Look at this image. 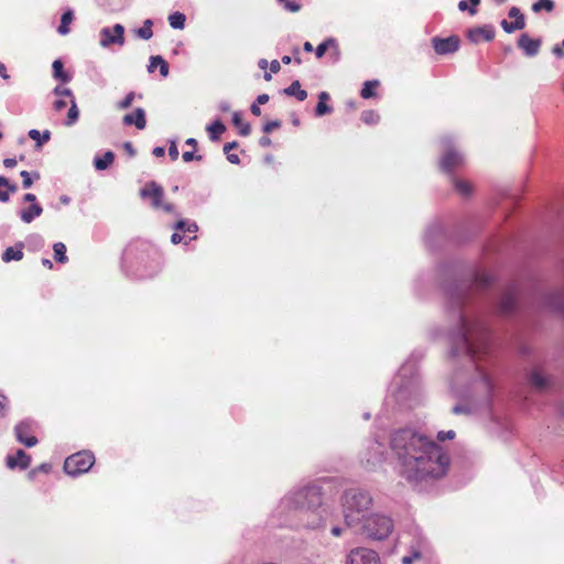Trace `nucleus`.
I'll return each mask as SVG.
<instances>
[{
	"mask_svg": "<svg viewBox=\"0 0 564 564\" xmlns=\"http://www.w3.org/2000/svg\"><path fill=\"white\" fill-rule=\"evenodd\" d=\"M518 296L519 292L517 286L511 285L501 294L499 301L495 304V310L502 315L513 313L518 305Z\"/></svg>",
	"mask_w": 564,
	"mask_h": 564,
	"instance_id": "nucleus-11",
	"label": "nucleus"
},
{
	"mask_svg": "<svg viewBox=\"0 0 564 564\" xmlns=\"http://www.w3.org/2000/svg\"><path fill=\"white\" fill-rule=\"evenodd\" d=\"M21 177L23 178V182H22V185L24 188H30L32 186V178H31V175L28 171H22L20 173Z\"/></svg>",
	"mask_w": 564,
	"mask_h": 564,
	"instance_id": "nucleus-53",
	"label": "nucleus"
},
{
	"mask_svg": "<svg viewBox=\"0 0 564 564\" xmlns=\"http://www.w3.org/2000/svg\"><path fill=\"white\" fill-rule=\"evenodd\" d=\"M546 305L554 312L564 314V290L552 293L546 297Z\"/></svg>",
	"mask_w": 564,
	"mask_h": 564,
	"instance_id": "nucleus-25",
	"label": "nucleus"
},
{
	"mask_svg": "<svg viewBox=\"0 0 564 564\" xmlns=\"http://www.w3.org/2000/svg\"><path fill=\"white\" fill-rule=\"evenodd\" d=\"M283 94L295 97L299 101H304L307 98V93L301 88L299 80H294L289 87L284 88Z\"/></svg>",
	"mask_w": 564,
	"mask_h": 564,
	"instance_id": "nucleus-27",
	"label": "nucleus"
},
{
	"mask_svg": "<svg viewBox=\"0 0 564 564\" xmlns=\"http://www.w3.org/2000/svg\"><path fill=\"white\" fill-rule=\"evenodd\" d=\"M269 98L270 97H269L268 94H261V95H259L257 97L254 102L258 104V105H264V104H267L269 101Z\"/></svg>",
	"mask_w": 564,
	"mask_h": 564,
	"instance_id": "nucleus-63",
	"label": "nucleus"
},
{
	"mask_svg": "<svg viewBox=\"0 0 564 564\" xmlns=\"http://www.w3.org/2000/svg\"><path fill=\"white\" fill-rule=\"evenodd\" d=\"M35 423L33 420L26 419L21 421L14 427V433L18 442L24 444L28 447H33L37 444V438L30 433L33 431Z\"/></svg>",
	"mask_w": 564,
	"mask_h": 564,
	"instance_id": "nucleus-15",
	"label": "nucleus"
},
{
	"mask_svg": "<svg viewBox=\"0 0 564 564\" xmlns=\"http://www.w3.org/2000/svg\"><path fill=\"white\" fill-rule=\"evenodd\" d=\"M517 44L525 56L533 57L538 55L542 41L540 39H531L527 33H523L519 36Z\"/></svg>",
	"mask_w": 564,
	"mask_h": 564,
	"instance_id": "nucleus-17",
	"label": "nucleus"
},
{
	"mask_svg": "<svg viewBox=\"0 0 564 564\" xmlns=\"http://www.w3.org/2000/svg\"><path fill=\"white\" fill-rule=\"evenodd\" d=\"M380 117L375 110H366L361 113V120L366 124H373L379 121Z\"/></svg>",
	"mask_w": 564,
	"mask_h": 564,
	"instance_id": "nucleus-43",
	"label": "nucleus"
},
{
	"mask_svg": "<svg viewBox=\"0 0 564 564\" xmlns=\"http://www.w3.org/2000/svg\"><path fill=\"white\" fill-rule=\"evenodd\" d=\"M54 259L59 263H66L68 258L66 256V246L63 242H55L53 245Z\"/></svg>",
	"mask_w": 564,
	"mask_h": 564,
	"instance_id": "nucleus-40",
	"label": "nucleus"
},
{
	"mask_svg": "<svg viewBox=\"0 0 564 564\" xmlns=\"http://www.w3.org/2000/svg\"><path fill=\"white\" fill-rule=\"evenodd\" d=\"M207 131L209 132V138L212 141H218L219 137L223 132H225L226 127L220 120H216L209 126H207Z\"/></svg>",
	"mask_w": 564,
	"mask_h": 564,
	"instance_id": "nucleus-35",
	"label": "nucleus"
},
{
	"mask_svg": "<svg viewBox=\"0 0 564 564\" xmlns=\"http://www.w3.org/2000/svg\"><path fill=\"white\" fill-rule=\"evenodd\" d=\"M124 26L120 23L113 26H105L99 31V45L102 48H110L113 45L119 47L126 43Z\"/></svg>",
	"mask_w": 564,
	"mask_h": 564,
	"instance_id": "nucleus-10",
	"label": "nucleus"
},
{
	"mask_svg": "<svg viewBox=\"0 0 564 564\" xmlns=\"http://www.w3.org/2000/svg\"><path fill=\"white\" fill-rule=\"evenodd\" d=\"M115 160V154L111 151H107L102 156H95L94 166L98 171L107 170Z\"/></svg>",
	"mask_w": 564,
	"mask_h": 564,
	"instance_id": "nucleus-28",
	"label": "nucleus"
},
{
	"mask_svg": "<svg viewBox=\"0 0 564 564\" xmlns=\"http://www.w3.org/2000/svg\"><path fill=\"white\" fill-rule=\"evenodd\" d=\"M282 7L284 10L295 13L301 10L302 4L295 0H288V1H285V3Z\"/></svg>",
	"mask_w": 564,
	"mask_h": 564,
	"instance_id": "nucleus-48",
	"label": "nucleus"
},
{
	"mask_svg": "<svg viewBox=\"0 0 564 564\" xmlns=\"http://www.w3.org/2000/svg\"><path fill=\"white\" fill-rule=\"evenodd\" d=\"M417 557H420V553L414 552L412 556H404L402 558V564H412L413 560Z\"/></svg>",
	"mask_w": 564,
	"mask_h": 564,
	"instance_id": "nucleus-64",
	"label": "nucleus"
},
{
	"mask_svg": "<svg viewBox=\"0 0 564 564\" xmlns=\"http://www.w3.org/2000/svg\"><path fill=\"white\" fill-rule=\"evenodd\" d=\"M453 184H454L455 189L462 196L467 197V196L470 195L471 186H470V184L468 182L463 181V180H458V178H453Z\"/></svg>",
	"mask_w": 564,
	"mask_h": 564,
	"instance_id": "nucleus-41",
	"label": "nucleus"
},
{
	"mask_svg": "<svg viewBox=\"0 0 564 564\" xmlns=\"http://www.w3.org/2000/svg\"><path fill=\"white\" fill-rule=\"evenodd\" d=\"M542 9L547 12L554 9V2L552 0H540L532 6L534 12H540Z\"/></svg>",
	"mask_w": 564,
	"mask_h": 564,
	"instance_id": "nucleus-45",
	"label": "nucleus"
},
{
	"mask_svg": "<svg viewBox=\"0 0 564 564\" xmlns=\"http://www.w3.org/2000/svg\"><path fill=\"white\" fill-rule=\"evenodd\" d=\"M346 564H380V558L372 550L356 547L347 555Z\"/></svg>",
	"mask_w": 564,
	"mask_h": 564,
	"instance_id": "nucleus-13",
	"label": "nucleus"
},
{
	"mask_svg": "<svg viewBox=\"0 0 564 564\" xmlns=\"http://www.w3.org/2000/svg\"><path fill=\"white\" fill-rule=\"evenodd\" d=\"M135 98V94L133 91L126 95V97L120 100L117 105L118 109H128L131 107L133 100Z\"/></svg>",
	"mask_w": 564,
	"mask_h": 564,
	"instance_id": "nucleus-46",
	"label": "nucleus"
},
{
	"mask_svg": "<svg viewBox=\"0 0 564 564\" xmlns=\"http://www.w3.org/2000/svg\"><path fill=\"white\" fill-rule=\"evenodd\" d=\"M455 437V432L453 430H449L447 432H438L437 434V441L444 442L446 440H453Z\"/></svg>",
	"mask_w": 564,
	"mask_h": 564,
	"instance_id": "nucleus-52",
	"label": "nucleus"
},
{
	"mask_svg": "<svg viewBox=\"0 0 564 564\" xmlns=\"http://www.w3.org/2000/svg\"><path fill=\"white\" fill-rule=\"evenodd\" d=\"M501 28L503 29V31L506 33H512L517 30H522V22L521 21H514V22H509L507 20H502L501 21Z\"/></svg>",
	"mask_w": 564,
	"mask_h": 564,
	"instance_id": "nucleus-44",
	"label": "nucleus"
},
{
	"mask_svg": "<svg viewBox=\"0 0 564 564\" xmlns=\"http://www.w3.org/2000/svg\"><path fill=\"white\" fill-rule=\"evenodd\" d=\"M182 159L184 162H191L193 160H197V161H200L202 160V155H195L194 152L192 151H185L182 155Z\"/></svg>",
	"mask_w": 564,
	"mask_h": 564,
	"instance_id": "nucleus-56",
	"label": "nucleus"
},
{
	"mask_svg": "<svg viewBox=\"0 0 564 564\" xmlns=\"http://www.w3.org/2000/svg\"><path fill=\"white\" fill-rule=\"evenodd\" d=\"M42 471V473H48L51 470V465L50 464H41L36 469H33L31 473H30V477H32L36 471Z\"/></svg>",
	"mask_w": 564,
	"mask_h": 564,
	"instance_id": "nucleus-58",
	"label": "nucleus"
},
{
	"mask_svg": "<svg viewBox=\"0 0 564 564\" xmlns=\"http://www.w3.org/2000/svg\"><path fill=\"white\" fill-rule=\"evenodd\" d=\"M390 448L399 474L410 482H427L444 477L449 456L435 441L411 427L391 434Z\"/></svg>",
	"mask_w": 564,
	"mask_h": 564,
	"instance_id": "nucleus-2",
	"label": "nucleus"
},
{
	"mask_svg": "<svg viewBox=\"0 0 564 564\" xmlns=\"http://www.w3.org/2000/svg\"><path fill=\"white\" fill-rule=\"evenodd\" d=\"M29 138L36 142V147H42L51 139V132L44 130L42 133L36 129H31L28 133Z\"/></svg>",
	"mask_w": 564,
	"mask_h": 564,
	"instance_id": "nucleus-33",
	"label": "nucleus"
},
{
	"mask_svg": "<svg viewBox=\"0 0 564 564\" xmlns=\"http://www.w3.org/2000/svg\"><path fill=\"white\" fill-rule=\"evenodd\" d=\"M328 50L333 51L332 53L335 54L336 59L339 57L338 44L334 37H328L317 45L315 50L316 57L322 58Z\"/></svg>",
	"mask_w": 564,
	"mask_h": 564,
	"instance_id": "nucleus-23",
	"label": "nucleus"
},
{
	"mask_svg": "<svg viewBox=\"0 0 564 564\" xmlns=\"http://www.w3.org/2000/svg\"><path fill=\"white\" fill-rule=\"evenodd\" d=\"M153 21L151 19H147L143 22V25L134 31L135 35L142 40H150L153 36Z\"/></svg>",
	"mask_w": 564,
	"mask_h": 564,
	"instance_id": "nucleus-36",
	"label": "nucleus"
},
{
	"mask_svg": "<svg viewBox=\"0 0 564 564\" xmlns=\"http://www.w3.org/2000/svg\"><path fill=\"white\" fill-rule=\"evenodd\" d=\"M528 379L531 387L539 392L545 391L552 386L551 378L544 376L539 369H533Z\"/></svg>",
	"mask_w": 564,
	"mask_h": 564,
	"instance_id": "nucleus-19",
	"label": "nucleus"
},
{
	"mask_svg": "<svg viewBox=\"0 0 564 564\" xmlns=\"http://www.w3.org/2000/svg\"><path fill=\"white\" fill-rule=\"evenodd\" d=\"M445 272L452 279L443 285L446 312L455 324L449 334L451 356L463 357L475 368L484 391L481 404L488 408L494 384L480 361L490 355V332L484 317L467 305L494 283V278L485 271H460L456 267H446Z\"/></svg>",
	"mask_w": 564,
	"mask_h": 564,
	"instance_id": "nucleus-1",
	"label": "nucleus"
},
{
	"mask_svg": "<svg viewBox=\"0 0 564 564\" xmlns=\"http://www.w3.org/2000/svg\"><path fill=\"white\" fill-rule=\"evenodd\" d=\"M468 39L477 43L480 39H484L485 41H491L495 37V30L491 25H485L479 28H474L468 31Z\"/></svg>",
	"mask_w": 564,
	"mask_h": 564,
	"instance_id": "nucleus-21",
	"label": "nucleus"
},
{
	"mask_svg": "<svg viewBox=\"0 0 564 564\" xmlns=\"http://www.w3.org/2000/svg\"><path fill=\"white\" fill-rule=\"evenodd\" d=\"M22 258H23L22 245H20L19 248L8 247L1 256V259L3 262H10L13 260L19 261Z\"/></svg>",
	"mask_w": 564,
	"mask_h": 564,
	"instance_id": "nucleus-30",
	"label": "nucleus"
},
{
	"mask_svg": "<svg viewBox=\"0 0 564 564\" xmlns=\"http://www.w3.org/2000/svg\"><path fill=\"white\" fill-rule=\"evenodd\" d=\"M173 229L176 231L185 232H196L198 230V226L195 221H189L188 219H181L174 224Z\"/></svg>",
	"mask_w": 564,
	"mask_h": 564,
	"instance_id": "nucleus-34",
	"label": "nucleus"
},
{
	"mask_svg": "<svg viewBox=\"0 0 564 564\" xmlns=\"http://www.w3.org/2000/svg\"><path fill=\"white\" fill-rule=\"evenodd\" d=\"M238 145L237 141L228 142L224 145V152L228 154V152L230 153V151L238 148Z\"/></svg>",
	"mask_w": 564,
	"mask_h": 564,
	"instance_id": "nucleus-62",
	"label": "nucleus"
},
{
	"mask_svg": "<svg viewBox=\"0 0 564 564\" xmlns=\"http://www.w3.org/2000/svg\"><path fill=\"white\" fill-rule=\"evenodd\" d=\"M183 240V235H182V231H174L173 235L171 236V242L173 245H178L180 242H182Z\"/></svg>",
	"mask_w": 564,
	"mask_h": 564,
	"instance_id": "nucleus-59",
	"label": "nucleus"
},
{
	"mask_svg": "<svg viewBox=\"0 0 564 564\" xmlns=\"http://www.w3.org/2000/svg\"><path fill=\"white\" fill-rule=\"evenodd\" d=\"M30 463L31 457L23 449H18L15 457L8 455L6 458V464L10 469H13L15 467L26 469L30 466Z\"/></svg>",
	"mask_w": 564,
	"mask_h": 564,
	"instance_id": "nucleus-22",
	"label": "nucleus"
},
{
	"mask_svg": "<svg viewBox=\"0 0 564 564\" xmlns=\"http://www.w3.org/2000/svg\"><path fill=\"white\" fill-rule=\"evenodd\" d=\"M373 503V498L368 490L349 488L341 496L345 523L349 528H357L365 511Z\"/></svg>",
	"mask_w": 564,
	"mask_h": 564,
	"instance_id": "nucleus-5",
	"label": "nucleus"
},
{
	"mask_svg": "<svg viewBox=\"0 0 564 564\" xmlns=\"http://www.w3.org/2000/svg\"><path fill=\"white\" fill-rule=\"evenodd\" d=\"M52 68L54 78L61 80L64 84L70 82L72 77L68 73L64 70V65L61 59L54 61L52 64Z\"/></svg>",
	"mask_w": 564,
	"mask_h": 564,
	"instance_id": "nucleus-29",
	"label": "nucleus"
},
{
	"mask_svg": "<svg viewBox=\"0 0 564 564\" xmlns=\"http://www.w3.org/2000/svg\"><path fill=\"white\" fill-rule=\"evenodd\" d=\"M0 187H7L8 191L12 193H14L18 189L17 185L10 184L9 180L4 176H0Z\"/></svg>",
	"mask_w": 564,
	"mask_h": 564,
	"instance_id": "nucleus-54",
	"label": "nucleus"
},
{
	"mask_svg": "<svg viewBox=\"0 0 564 564\" xmlns=\"http://www.w3.org/2000/svg\"><path fill=\"white\" fill-rule=\"evenodd\" d=\"M43 213V208L39 203L31 204L28 208L21 209L19 212L20 218L23 223L30 224L36 217L41 216Z\"/></svg>",
	"mask_w": 564,
	"mask_h": 564,
	"instance_id": "nucleus-24",
	"label": "nucleus"
},
{
	"mask_svg": "<svg viewBox=\"0 0 564 564\" xmlns=\"http://www.w3.org/2000/svg\"><path fill=\"white\" fill-rule=\"evenodd\" d=\"M390 393L398 403L409 405L419 397L420 380L415 364L409 360L401 366L391 383Z\"/></svg>",
	"mask_w": 564,
	"mask_h": 564,
	"instance_id": "nucleus-4",
	"label": "nucleus"
},
{
	"mask_svg": "<svg viewBox=\"0 0 564 564\" xmlns=\"http://www.w3.org/2000/svg\"><path fill=\"white\" fill-rule=\"evenodd\" d=\"M161 62H162V56H160V55L151 56V57H150V64H149V66H148V72H149V73H153V72H154V69H155L158 66H160V64H159V63H161Z\"/></svg>",
	"mask_w": 564,
	"mask_h": 564,
	"instance_id": "nucleus-50",
	"label": "nucleus"
},
{
	"mask_svg": "<svg viewBox=\"0 0 564 564\" xmlns=\"http://www.w3.org/2000/svg\"><path fill=\"white\" fill-rule=\"evenodd\" d=\"M459 37L452 35L445 39L435 36L432 39L433 48L440 55L452 54L459 48Z\"/></svg>",
	"mask_w": 564,
	"mask_h": 564,
	"instance_id": "nucleus-16",
	"label": "nucleus"
},
{
	"mask_svg": "<svg viewBox=\"0 0 564 564\" xmlns=\"http://www.w3.org/2000/svg\"><path fill=\"white\" fill-rule=\"evenodd\" d=\"M384 445L373 440L369 443L368 448L361 454V462L367 468H373L383 460Z\"/></svg>",
	"mask_w": 564,
	"mask_h": 564,
	"instance_id": "nucleus-12",
	"label": "nucleus"
},
{
	"mask_svg": "<svg viewBox=\"0 0 564 564\" xmlns=\"http://www.w3.org/2000/svg\"><path fill=\"white\" fill-rule=\"evenodd\" d=\"M73 19H74V12L70 9L66 10L62 14L61 24L57 28V32L61 35H66V34L69 33V26L68 25L72 23Z\"/></svg>",
	"mask_w": 564,
	"mask_h": 564,
	"instance_id": "nucleus-31",
	"label": "nucleus"
},
{
	"mask_svg": "<svg viewBox=\"0 0 564 564\" xmlns=\"http://www.w3.org/2000/svg\"><path fill=\"white\" fill-rule=\"evenodd\" d=\"M443 154L440 159V169L446 174H452L456 169L464 164V156L453 145L449 137L441 139Z\"/></svg>",
	"mask_w": 564,
	"mask_h": 564,
	"instance_id": "nucleus-8",
	"label": "nucleus"
},
{
	"mask_svg": "<svg viewBox=\"0 0 564 564\" xmlns=\"http://www.w3.org/2000/svg\"><path fill=\"white\" fill-rule=\"evenodd\" d=\"M508 15H509V18L514 19V21H521L522 22V28L523 29L525 28V19H524V15L521 13L519 8H517V7L510 8V10L508 12Z\"/></svg>",
	"mask_w": 564,
	"mask_h": 564,
	"instance_id": "nucleus-47",
	"label": "nucleus"
},
{
	"mask_svg": "<svg viewBox=\"0 0 564 564\" xmlns=\"http://www.w3.org/2000/svg\"><path fill=\"white\" fill-rule=\"evenodd\" d=\"M281 127V121L280 120H271V121H268L264 126H263V132L265 133H270L272 132L274 129H278Z\"/></svg>",
	"mask_w": 564,
	"mask_h": 564,
	"instance_id": "nucleus-49",
	"label": "nucleus"
},
{
	"mask_svg": "<svg viewBox=\"0 0 564 564\" xmlns=\"http://www.w3.org/2000/svg\"><path fill=\"white\" fill-rule=\"evenodd\" d=\"M133 259L137 260L138 265L143 267V269L137 268L135 274L139 278H150L158 271V253L147 243L142 242L138 246H129L124 250L123 261L131 262Z\"/></svg>",
	"mask_w": 564,
	"mask_h": 564,
	"instance_id": "nucleus-7",
	"label": "nucleus"
},
{
	"mask_svg": "<svg viewBox=\"0 0 564 564\" xmlns=\"http://www.w3.org/2000/svg\"><path fill=\"white\" fill-rule=\"evenodd\" d=\"M444 238V229L440 223L430 225L424 235V241L427 248L435 249Z\"/></svg>",
	"mask_w": 564,
	"mask_h": 564,
	"instance_id": "nucleus-18",
	"label": "nucleus"
},
{
	"mask_svg": "<svg viewBox=\"0 0 564 564\" xmlns=\"http://www.w3.org/2000/svg\"><path fill=\"white\" fill-rule=\"evenodd\" d=\"M480 4V0H460L458 2V10L462 12L468 11L470 15L477 13V7Z\"/></svg>",
	"mask_w": 564,
	"mask_h": 564,
	"instance_id": "nucleus-38",
	"label": "nucleus"
},
{
	"mask_svg": "<svg viewBox=\"0 0 564 564\" xmlns=\"http://www.w3.org/2000/svg\"><path fill=\"white\" fill-rule=\"evenodd\" d=\"M66 106H67L66 101L62 100V99L55 100L53 104V107L56 111L63 110Z\"/></svg>",
	"mask_w": 564,
	"mask_h": 564,
	"instance_id": "nucleus-61",
	"label": "nucleus"
},
{
	"mask_svg": "<svg viewBox=\"0 0 564 564\" xmlns=\"http://www.w3.org/2000/svg\"><path fill=\"white\" fill-rule=\"evenodd\" d=\"M454 414H468L470 413V409L467 405L464 404H457L453 408Z\"/></svg>",
	"mask_w": 564,
	"mask_h": 564,
	"instance_id": "nucleus-57",
	"label": "nucleus"
},
{
	"mask_svg": "<svg viewBox=\"0 0 564 564\" xmlns=\"http://www.w3.org/2000/svg\"><path fill=\"white\" fill-rule=\"evenodd\" d=\"M329 94L326 91H321L318 95V102L315 108V115L317 117H323L325 115H328L333 111V108L327 105V101L329 100Z\"/></svg>",
	"mask_w": 564,
	"mask_h": 564,
	"instance_id": "nucleus-26",
	"label": "nucleus"
},
{
	"mask_svg": "<svg viewBox=\"0 0 564 564\" xmlns=\"http://www.w3.org/2000/svg\"><path fill=\"white\" fill-rule=\"evenodd\" d=\"M159 64H160L159 68H160L161 76L166 77L169 75V64L163 58H162V62Z\"/></svg>",
	"mask_w": 564,
	"mask_h": 564,
	"instance_id": "nucleus-60",
	"label": "nucleus"
},
{
	"mask_svg": "<svg viewBox=\"0 0 564 564\" xmlns=\"http://www.w3.org/2000/svg\"><path fill=\"white\" fill-rule=\"evenodd\" d=\"M232 123L235 127L239 128V133L242 137H247L250 134L251 127L249 123L243 122L241 113L239 111L232 113Z\"/></svg>",
	"mask_w": 564,
	"mask_h": 564,
	"instance_id": "nucleus-32",
	"label": "nucleus"
},
{
	"mask_svg": "<svg viewBox=\"0 0 564 564\" xmlns=\"http://www.w3.org/2000/svg\"><path fill=\"white\" fill-rule=\"evenodd\" d=\"M53 94L56 95V96H67V97H72L73 98L72 90L69 88H63L61 86H56L53 89Z\"/></svg>",
	"mask_w": 564,
	"mask_h": 564,
	"instance_id": "nucleus-51",
	"label": "nucleus"
},
{
	"mask_svg": "<svg viewBox=\"0 0 564 564\" xmlns=\"http://www.w3.org/2000/svg\"><path fill=\"white\" fill-rule=\"evenodd\" d=\"M140 197L142 199H151V206L154 209H159L164 198V189L156 182L150 181L140 189Z\"/></svg>",
	"mask_w": 564,
	"mask_h": 564,
	"instance_id": "nucleus-14",
	"label": "nucleus"
},
{
	"mask_svg": "<svg viewBox=\"0 0 564 564\" xmlns=\"http://www.w3.org/2000/svg\"><path fill=\"white\" fill-rule=\"evenodd\" d=\"M169 155L173 161L177 160L178 158V149L175 141H172L169 147Z\"/></svg>",
	"mask_w": 564,
	"mask_h": 564,
	"instance_id": "nucleus-55",
	"label": "nucleus"
},
{
	"mask_svg": "<svg viewBox=\"0 0 564 564\" xmlns=\"http://www.w3.org/2000/svg\"><path fill=\"white\" fill-rule=\"evenodd\" d=\"M281 525H296L306 530H324L333 521L334 508L323 500V488L316 482L289 491L275 509Z\"/></svg>",
	"mask_w": 564,
	"mask_h": 564,
	"instance_id": "nucleus-3",
	"label": "nucleus"
},
{
	"mask_svg": "<svg viewBox=\"0 0 564 564\" xmlns=\"http://www.w3.org/2000/svg\"><path fill=\"white\" fill-rule=\"evenodd\" d=\"M379 86V80L377 79H373V80H367L365 82L364 84V87L360 91V96L364 98V99H369V98H372L375 97V89Z\"/></svg>",
	"mask_w": 564,
	"mask_h": 564,
	"instance_id": "nucleus-39",
	"label": "nucleus"
},
{
	"mask_svg": "<svg viewBox=\"0 0 564 564\" xmlns=\"http://www.w3.org/2000/svg\"><path fill=\"white\" fill-rule=\"evenodd\" d=\"M95 457L90 452H79L68 456L64 462L67 475L78 476L87 473L94 465Z\"/></svg>",
	"mask_w": 564,
	"mask_h": 564,
	"instance_id": "nucleus-9",
	"label": "nucleus"
},
{
	"mask_svg": "<svg viewBox=\"0 0 564 564\" xmlns=\"http://www.w3.org/2000/svg\"><path fill=\"white\" fill-rule=\"evenodd\" d=\"M70 104L72 105H70V108L68 109L67 119L65 121V124L67 127L75 124L79 117V110L77 108V105H76V101L74 98L70 100Z\"/></svg>",
	"mask_w": 564,
	"mask_h": 564,
	"instance_id": "nucleus-42",
	"label": "nucleus"
},
{
	"mask_svg": "<svg viewBox=\"0 0 564 564\" xmlns=\"http://www.w3.org/2000/svg\"><path fill=\"white\" fill-rule=\"evenodd\" d=\"M171 28L176 30H183L185 28L186 17L184 13L176 11L167 18Z\"/></svg>",
	"mask_w": 564,
	"mask_h": 564,
	"instance_id": "nucleus-37",
	"label": "nucleus"
},
{
	"mask_svg": "<svg viewBox=\"0 0 564 564\" xmlns=\"http://www.w3.org/2000/svg\"><path fill=\"white\" fill-rule=\"evenodd\" d=\"M356 531L370 541H384L394 530L393 519L383 512L362 514Z\"/></svg>",
	"mask_w": 564,
	"mask_h": 564,
	"instance_id": "nucleus-6",
	"label": "nucleus"
},
{
	"mask_svg": "<svg viewBox=\"0 0 564 564\" xmlns=\"http://www.w3.org/2000/svg\"><path fill=\"white\" fill-rule=\"evenodd\" d=\"M122 122L124 126H135L139 130H143L147 126L144 109L137 108L133 112L124 115Z\"/></svg>",
	"mask_w": 564,
	"mask_h": 564,
	"instance_id": "nucleus-20",
	"label": "nucleus"
}]
</instances>
